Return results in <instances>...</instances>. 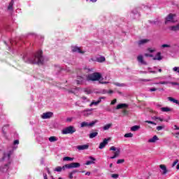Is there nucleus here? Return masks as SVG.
<instances>
[{
	"label": "nucleus",
	"instance_id": "obj_1",
	"mask_svg": "<svg viewBox=\"0 0 179 179\" xmlns=\"http://www.w3.org/2000/svg\"><path fill=\"white\" fill-rule=\"evenodd\" d=\"M24 61L28 64H43L44 62V57H43V51L38 50L34 56L31 57H24Z\"/></svg>",
	"mask_w": 179,
	"mask_h": 179
},
{
	"label": "nucleus",
	"instance_id": "obj_2",
	"mask_svg": "<svg viewBox=\"0 0 179 179\" xmlns=\"http://www.w3.org/2000/svg\"><path fill=\"white\" fill-rule=\"evenodd\" d=\"M101 79V74L98 72L93 73L92 74H88L87 76V80L88 82H96Z\"/></svg>",
	"mask_w": 179,
	"mask_h": 179
},
{
	"label": "nucleus",
	"instance_id": "obj_3",
	"mask_svg": "<svg viewBox=\"0 0 179 179\" xmlns=\"http://www.w3.org/2000/svg\"><path fill=\"white\" fill-rule=\"evenodd\" d=\"M74 132H76V129H75L73 126L66 127L62 131L63 135H68V134H74Z\"/></svg>",
	"mask_w": 179,
	"mask_h": 179
},
{
	"label": "nucleus",
	"instance_id": "obj_4",
	"mask_svg": "<svg viewBox=\"0 0 179 179\" xmlns=\"http://www.w3.org/2000/svg\"><path fill=\"white\" fill-rule=\"evenodd\" d=\"M174 17H176V14L170 13L165 18V24H168V23H176Z\"/></svg>",
	"mask_w": 179,
	"mask_h": 179
},
{
	"label": "nucleus",
	"instance_id": "obj_5",
	"mask_svg": "<svg viewBox=\"0 0 179 179\" xmlns=\"http://www.w3.org/2000/svg\"><path fill=\"white\" fill-rule=\"evenodd\" d=\"M110 150H113L114 155L113 157H110V159H116V157H118L120 156V153H121V150L120 148H117L115 146H112L110 148Z\"/></svg>",
	"mask_w": 179,
	"mask_h": 179
},
{
	"label": "nucleus",
	"instance_id": "obj_6",
	"mask_svg": "<svg viewBox=\"0 0 179 179\" xmlns=\"http://www.w3.org/2000/svg\"><path fill=\"white\" fill-rule=\"evenodd\" d=\"M66 169H78L80 167V164L78 162H72L71 164H65Z\"/></svg>",
	"mask_w": 179,
	"mask_h": 179
},
{
	"label": "nucleus",
	"instance_id": "obj_7",
	"mask_svg": "<svg viewBox=\"0 0 179 179\" xmlns=\"http://www.w3.org/2000/svg\"><path fill=\"white\" fill-rule=\"evenodd\" d=\"M96 122H97V120L92 121L90 123H89L87 122H83L80 124V127H81V128H85V127H93L94 125H95Z\"/></svg>",
	"mask_w": 179,
	"mask_h": 179
},
{
	"label": "nucleus",
	"instance_id": "obj_8",
	"mask_svg": "<svg viewBox=\"0 0 179 179\" xmlns=\"http://www.w3.org/2000/svg\"><path fill=\"white\" fill-rule=\"evenodd\" d=\"M87 78L83 76H77L76 83L77 85H83L86 82Z\"/></svg>",
	"mask_w": 179,
	"mask_h": 179
},
{
	"label": "nucleus",
	"instance_id": "obj_9",
	"mask_svg": "<svg viewBox=\"0 0 179 179\" xmlns=\"http://www.w3.org/2000/svg\"><path fill=\"white\" fill-rule=\"evenodd\" d=\"M110 138H104L103 142L100 143L99 148L100 149H104L106 145H108V141H110Z\"/></svg>",
	"mask_w": 179,
	"mask_h": 179
},
{
	"label": "nucleus",
	"instance_id": "obj_10",
	"mask_svg": "<svg viewBox=\"0 0 179 179\" xmlns=\"http://www.w3.org/2000/svg\"><path fill=\"white\" fill-rule=\"evenodd\" d=\"M52 115H54V113H52V112H46L43 113V115H41V118H43V120H48V118H51Z\"/></svg>",
	"mask_w": 179,
	"mask_h": 179
},
{
	"label": "nucleus",
	"instance_id": "obj_11",
	"mask_svg": "<svg viewBox=\"0 0 179 179\" xmlns=\"http://www.w3.org/2000/svg\"><path fill=\"white\" fill-rule=\"evenodd\" d=\"M137 61L141 64V65H148V62H146L144 59H143V56L142 55H138L137 57Z\"/></svg>",
	"mask_w": 179,
	"mask_h": 179
},
{
	"label": "nucleus",
	"instance_id": "obj_12",
	"mask_svg": "<svg viewBox=\"0 0 179 179\" xmlns=\"http://www.w3.org/2000/svg\"><path fill=\"white\" fill-rule=\"evenodd\" d=\"M78 150H87L89 149V144H85L77 146Z\"/></svg>",
	"mask_w": 179,
	"mask_h": 179
},
{
	"label": "nucleus",
	"instance_id": "obj_13",
	"mask_svg": "<svg viewBox=\"0 0 179 179\" xmlns=\"http://www.w3.org/2000/svg\"><path fill=\"white\" fill-rule=\"evenodd\" d=\"M71 50L73 52H79L80 54H83V51L80 50V48L78 46H72Z\"/></svg>",
	"mask_w": 179,
	"mask_h": 179
},
{
	"label": "nucleus",
	"instance_id": "obj_14",
	"mask_svg": "<svg viewBox=\"0 0 179 179\" xmlns=\"http://www.w3.org/2000/svg\"><path fill=\"white\" fill-rule=\"evenodd\" d=\"M89 159L92 161H87L85 163L86 166H90V164H94V162H96V158L93 157H89Z\"/></svg>",
	"mask_w": 179,
	"mask_h": 179
},
{
	"label": "nucleus",
	"instance_id": "obj_15",
	"mask_svg": "<svg viewBox=\"0 0 179 179\" xmlns=\"http://www.w3.org/2000/svg\"><path fill=\"white\" fill-rule=\"evenodd\" d=\"M128 105L127 103H120L117 106L116 110H121V108H127Z\"/></svg>",
	"mask_w": 179,
	"mask_h": 179
},
{
	"label": "nucleus",
	"instance_id": "obj_16",
	"mask_svg": "<svg viewBox=\"0 0 179 179\" xmlns=\"http://www.w3.org/2000/svg\"><path fill=\"white\" fill-rule=\"evenodd\" d=\"M159 169L162 170V174H167V167H166V165L164 164H161L159 165Z\"/></svg>",
	"mask_w": 179,
	"mask_h": 179
},
{
	"label": "nucleus",
	"instance_id": "obj_17",
	"mask_svg": "<svg viewBox=\"0 0 179 179\" xmlns=\"http://www.w3.org/2000/svg\"><path fill=\"white\" fill-rule=\"evenodd\" d=\"M147 43H149V39H141L138 41V45H144V44H147Z\"/></svg>",
	"mask_w": 179,
	"mask_h": 179
},
{
	"label": "nucleus",
	"instance_id": "obj_18",
	"mask_svg": "<svg viewBox=\"0 0 179 179\" xmlns=\"http://www.w3.org/2000/svg\"><path fill=\"white\" fill-rule=\"evenodd\" d=\"M156 141H159V137H157V136H154L152 138H150L148 140V143H155V142H156Z\"/></svg>",
	"mask_w": 179,
	"mask_h": 179
},
{
	"label": "nucleus",
	"instance_id": "obj_19",
	"mask_svg": "<svg viewBox=\"0 0 179 179\" xmlns=\"http://www.w3.org/2000/svg\"><path fill=\"white\" fill-rule=\"evenodd\" d=\"M153 59L155 61H156V60L162 61V53L157 52V55H155V57L153 58Z\"/></svg>",
	"mask_w": 179,
	"mask_h": 179
},
{
	"label": "nucleus",
	"instance_id": "obj_20",
	"mask_svg": "<svg viewBox=\"0 0 179 179\" xmlns=\"http://www.w3.org/2000/svg\"><path fill=\"white\" fill-rule=\"evenodd\" d=\"M96 62H106V57L104 56H100L99 57H96Z\"/></svg>",
	"mask_w": 179,
	"mask_h": 179
},
{
	"label": "nucleus",
	"instance_id": "obj_21",
	"mask_svg": "<svg viewBox=\"0 0 179 179\" xmlns=\"http://www.w3.org/2000/svg\"><path fill=\"white\" fill-rule=\"evenodd\" d=\"M101 103V100L98 101H92V103L90 104V107H92V106H98V104H100Z\"/></svg>",
	"mask_w": 179,
	"mask_h": 179
},
{
	"label": "nucleus",
	"instance_id": "obj_22",
	"mask_svg": "<svg viewBox=\"0 0 179 179\" xmlns=\"http://www.w3.org/2000/svg\"><path fill=\"white\" fill-rule=\"evenodd\" d=\"M65 169H66V167H65V165L63 166L62 167L61 166H57L55 168V171H57L58 173L62 171V170H65Z\"/></svg>",
	"mask_w": 179,
	"mask_h": 179
},
{
	"label": "nucleus",
	"instance_id": "obj_23",
	"mask_svg": "<svg viewBox=\"0 0 179 179\" xmlns=\"http://www.w3.org/2000/svg\"><path fill=\"white\" fill-rule=\"evenodd\" d=\"M161 111H162V113H169V111H171V108L169 107H162L161 108Z\"/></svg>",
	"mask_w": 179,
	"mask_h": 179
},
{
	"label": "nucleus",
	"instance_id": "obj_24",
	"mask_svg": "<svg viewBox=\"0 0 179 179\" xmlns=\"http://www.w3.org/2000/svg\"><path fill=\"white\" fill-rule=\"evenodd\" d=\"M110 127H113V124H111V123L107 124L105 126H103V131H108V129Z\"/></svg>",
	"mask_w": 179,
	"mask_h": 179
},
{
	"label": "nucleus",
	"instance_id": "obj_25",
	"mask_svg": "<svg viewBox=\"0 0 179 179\" xmlns=\"http://www.w3.org/2000/svg\"><path fill=\"white\" fill-rule=\"evenodd\" d=\"M140 128H141L140 126L135 125V126H133V127L131 128V131H132L133 132H135V131H138V129H140Z\"/></svg>",
	"mask_w": 179,
	"mask_h": 179
},
{
	"label": "nucleus",
	"instance_id": "obj_26",
	"mask_svg": "<svg viewBox=\"0 0 179 179\" xmlns=\"http://www.w3.org/2000/svg\"><path fill=\"white\" fill-rule=\"evenodd\" d=\"M89 111H90V113H87V112H89ZM91 111H93V108L87 109V110H85V111H84V115H85V116H87V115H91V114H92Z\"/></svg>",
	"mask_w": 179,
	"mask_h": 179
},
{
	"label": "nucleus",
	"instance_id": "obj_27",
	"mask_svg": "<svg viewBox=\"0 0 179 179\" xmlns=\"http://www.w3.org/2000/svg\"><path fill=\"white\" fill-rule=\"evenodd\" d=\"M99 135L98 132H93L90 134V139H93V138H96V136H97Z\"/></svg>",
	"mask_w": 179,
	"mask_h": 179
},
{
	"label": "nucleus",
	"instance_id": "obj_28",
	"mask_svg": "<svg viewBox=\"0 0 179 179\" xmlns=\"http://www.w3.org/2000/svg\"><path fill=\"white\" fill-rule=\"evenodd\" d=\"M13 3H14L13 0H11L8 7V10H12L13 9Z\"/></svg>",
	"mask_w": 179,
	"mask_h": 179
},
{
	"label": "nucleus",
	"instance_id": "obj_29",
	"mask_svg": "<svg viewBox=\"0 0 179 179\" xmlns=\"http://www.w3.org/2000/svg\"><path fill=\"white\" fill-rule=\"evenodd\" d=\"M64 162H72L73 161V158L71 157H65L63 158Z\"/></svg>",
	"mask_w": 179,
	"mask_h": 179
},
{
	"label": "nucleus",
	"instance_id": "obj_30",
	"mask_svg": "<svg viewBox=\"0 0 179 179\" xmlns=\"http://www.w3.org/2000/svg\"><path fill=\"white\" fill-rule=\"evenodd\" d=\"M58 141V138L55 136H50L49 138V141L50 142H57Z\"/></svg>",
	"mask_w": 179,
	"mask_h": 179
},
{
	"label": "nucleus",
	"instance_id": "obj_31",
	"mask_svg": "<svg viewBox=\"0 0 179 179\" xmlns=\"http://www.w3.org/2000/svg\"><path fill=\"white\" fill-rule=\"evenodd\" d=\"M170 30H171L172 31H177L179 30L178 26V25L172 26L170 27Z\"/></svg>",
	"mask_w": 179,
	"mask_h": 179
},
{
	"label": "nucleus",
	"instance_id": "obj_32",
	"mask_svg": "<svg viewBox=\"0 0 179 179\" xmlns=\"http://www.w3.org/2000/svg\"><path fill=\"white\" fill-rule=\"evenodd\" d=\"M134 134L132 133H127L124 134V138H132Z\"/></svg>",
	"mask_w": 179,
	"mask_h": 179
},
{
	"label": "nucleus",
	"instance_id": "obj_33",
	"mask_svg": "<svg viewBox=\"0 0 179 179\" xmlns=\"http://www.w3.org/2000/svg\"><path fill=\"white\" fill-rule=\"evenodd\" d=\"M169 83H170L169 81H160L157 85H169Z\"/></svg>",
	"mask_w": 179,
	"mask_h": 179
},
{
	"label": "nucleus",
	"instance_id": "obj_34",
	"mask_svg": "<svg viewBox=\"0 0 179 179\" xmlns=\"http://www.w3.org/2000/svg\"><path fill=\"white\" fill-rule=\"evenodd\" d=\"M9 127V124L4 125L3 127L2 128V132L4 135H6V132H5V128H8Z\"/></svg>",
	"mask_w": 179,
	"mask_h": 179
},
{
	"label": "nucleus",
	"instance_id": "obj_35",
	"mask_svg": "<svg viewBox=\"0 0 179 179\" xmlns=\"http://www.w3.org/2000/svg\"><path fill=\"white\" fill-rule=\"evenodd\" d=\"M8 169H9V167H8V164H6L4 166V169H1V171H3V172L8 171Z\"/></svg>",
	"mask_w": 179,
	"mask_h": 179
},
{
	"label": "nucleus",
	"instance_id": "obj_36",
	"mask_svg": "<svg viewBox=\"0 0 179 179\" xmlns=\"http://www.w3.org/2000/svg\"><path fill=\"white\" fill-rule=\"evenodd\" d=\"M125 162V159H118L117 161V164H121Z\"/></svg>",
	"mask_w": 179,
	"mask_h": 179
},
{
	"label": "nucleus",
	"instance_id": "obj_37",
	"mask_svg": "<svg viewBox=\"0 0 179 179\" xmlns=\"http://www.w3.org/2000/svg\"><path fill=\"white\" fill-rule=\"evenodd\" d=\"M81 99L83 100V103H86V102L89 101V99H87L86 98V96H83Z\"/></svg>",
	"mask_w": 179,
	"mask_h": 179
},
{
	"label": "nucleus",
	"instance_id": "obj_38",
	"mask_svg": "<svg viewBox=\"0 0 179 179\" xmlns=\"http://www.w3.org/2000/svg\"><path fill=\"white\" fill-rule=\"evenodd\" d=\"M111 177H112V178L117 179V178H118V177H120V175H118V174H112Z\"/></svg>",
	"mask_w": 179,
	"mask_h": 179
},
{
	"label": "nucleus",
	"instance_id": "obj_39",
	"mask_svg": "<svg viewBox=\"0 0 179 179\" xmlns=\"http://www.w3.org/2000/svg\"><path fill=\"white\" fill-rule=\"evenodd\" d=\"M148 51L152 53V52H155L156 51V49L155 48L152 49V48H149L148 49Z\"/></svg>",
	"mask_w": 179,
	"mask_h": 179
},
{
	"label": "nucleus",
	"instance_id": "obj_40",
	"mask_svg": "<svg viewBox=\"0 0 179 179\" xmlns=\"http://www.w3.org/2000/svg\"><path fill=\"white\" fill-rule=\"evenodd\" d=\"M162 48H170V45H168V44H163L162 45Z\"/></svg>",
	"mask_w": 179,
	"mask_h": 179
},
{
	"label": "nucleus",
	"instance_id": "obj_41",
	"mask_svg": "<svg viewBox=\"0 0 179 179\" xmlns=\"http://www.w3.org/2000/svg\"><path fill=\"white\" fill-rule=\"evenodd\" d=\"M145 122L147 124H152V125H156V123L155 122H152L150 120H146Z\"/></svg>",
	"mask_w": 179,
	"mask_h": 179
},
{
	"label": "nucleus",
	"instance_id": "obj_42",
	"mask_svg": "<svg viewBox=\"0 0 179 179\" xmlns=\"http://www.w3.org/2000/svg\"><path fill=\"white\" fill-rule=\"evenodd\" d=\"M164 128V127H163V126H158V127H157V130L162 131V129H163Z\"/></svg>",
	"mask_w": 179,
	"mask_h": 179
},
{
	"label": "nucleus",
	"instance_id": "obj_43",
	"mask_svg": "<svg viewBox=\"0 0 179 179\" xmlns=\"http://www.w3.org/2000/svg\"><path fill=\"white\" fill-rule=\"evenodd\" d=\"M69 178L70 179L73 178V173L71 172V173H69Z\"/></svg>",
	"mask_w": 179,
	"mask_h": 179
},
{
	"label": "nucleus",
	"instance_id": "obj_44",
	"mask_svg": "<svg viewBox=\"0 0 179 179\" xmlns=\"http://www.w3.org/2000/svg\"><path fill=\"white\" fill-rule=\"evenodd\" d=\"M169 83H171V85H175V86H179V84H178V83H176V82H171V83H170L169 82Z\"/></svg>",
	"mask_w": 179,
	"mask_h": 179
},
{
	"label": "nucleus",
	"instance_id": "obj_45",
	"mask_svg": "<svg viewBox=\"0 0 179 179\" xmlns=\"http://www.w3.org/2000/svg\"><path fill=\"white\" fill-rule=\"evenodd\" d=\"M177 163H178V159H176L172 164V167H174L176 166V164H177Z\"/></svg>",
	"mask_w": 179,
	"mask_h": 179
},
{
	"label": "nucleus",
	"instance_id": "obj_46",
	"mask_svg": "<svg viewBox=\"0 0 179 179\" xmlns=\"http://www.w3.org/2000/svg\"><path fill=\"white\" fill-rule=\"evenodd\" d=\"M115 103H117V99H113V100L111 101L110 104L114 105V104H115Z\"/></svg>",
	"mask_w": 179,
	"mask_h": 179
},
{
	"label": "nucleus",
	"instance_id": "obj_47",
	"mask_svg": "<svg viewBox=\"0 0 179 179\" xmlns=\"http://www.w3.org/2000/svg\"><path fill=\"white\" fill-rule=\"evenodd\" d=\"M115 85L116 86H119L120 87H121V86H123V85H124V84H120V83H115Z\"/></svg>",
	"mask_w": 179,
	"mask_h": 179
},
{
	"label": "nucleus",
	"instance_id": "obj_48",
	"mask_svg": "<svg viewBox=\"0 0 179 179\" xmlns=\"http://www.w3.org/2000/svg\"><path fill=\"white\" fill-rule=\"evenodd\" d=\"M87 71L88 72H94V69L92 68V69H87Z\"/></svg>",
	"mask_w": 179,
	"mask_h": 179
},
{
	"label": "nucleus",
	"instance_id": "obj_49",
	"mask_svg": "<svg viewBox=\"0 0 179 179\" xmlns=\"http://www.w3.org/2000/svg\"><path fill=\"white\" fill-rule=\"evenodd\" d=\"M13 145H19V140L14 141Z\"/></svg>",
	"mask_w": 179,
	"mask_h": 179
},
{
	"label": "nucleus",
	"instance_id": "obj_50",
	"mask_svg": "<svg viewBox=\"0 0 179 179\" xmlns=\"http://www.w3.org/2000/svg\"><path fill=\"white\" fill-rule=\"evenodd\" d=\"M145 57H153V55L145 53Z\"/></svg>",
	"mask_w": 179,
	"mask_h": 179
},
{
	"label": "nucleus",
	"instance_id": "obj_51",
	"mask_svg": "<svg viewBox=\"0 0 179 179\" xmlns=\"http://www.w3.org/2000/svg\"><path fill=\"white\" fill-rule=\"evenodd\" d=\"M157 90V89H156V88L150 89V92H156Z\"/></svg>",
	"mask_w": 179,
	"mask_h": 179
},
{
	"label": "nucleus",
	"instance_id": "obj_52",
	"mask_svg": "<svg viewBox=\"0 0 179 179\" xmlns=\"http://www.w3.org/2000/svg\"><path fill=\"white\" fill-rule=\"evenodd\" d=\"M152 80L150 79H143L142 80L143 82H150Z\"/></svg>",
	"mask_w": 179,
	"mask_h": 179
},
{
	"label": "nucleus",
	"instance_id": "obj_53",
	"mask_svg": "<svg viewBox=\"0 0 179 179\" xmlns=\"http://www.w3.org/2000/svg\"><path fill=\"white\" fill-rule=\"evenodd\" d=\"M106 97L105 96H101V97H99V100H101H101H105Z\"/></svg>",
	"mask_w": 179,
	"mask_h": 179
},
{
	"label": "nucleus",
	"instance_id": "obj_54",
	"mask_svg": "<svg viewBox=\"0 0 179 179\" xmlns=\"http://www.w3.org/2000/svg\"><path fill=\"white\" fill-rule=\"evenodd\" d=\"M66 121H67V122H71V121H72V118L69 117V118H67Z\"/></svg>",
	"mask_w": 179,
	"mask_h": 179
},
{
	"label": "nucleus",
	"instance_id": "obj_55",
	"mask_svg": "<svg viewBox=\"0 0 179 179\" xmlns=\"http://www.w3.org/2000/svg\"><path fill=\"white\" fill-rule=\"evenodd\" d=\"M155 120H159V121H163V119H162L161 117H155Z\"/></svg>",
	"mask_w": 179,
	"mask_h": 179
},
{
	"label": "nucleus",
	"instance_id": "obj_56",
	"mask_svg": "<svg viewBox=\"0 0 179 179\" xmlns=\"http://www.w3.org/2000/svg\"><path fill=\"white\" fill-rule=\"evenodd\" d=\"M43 178L48 179V178H47V175L45 173H43Z\"/></svg>",
	"mask_w": 179,
	"mask_h": 179
},
{
	"label": "nucleus",
	"instance_id": "obj_57",
	"mask_svg": "<svg viewBox=\"0 0 179 179\" xmlns=\"http://www.w3.org/2000/svg\"><path fill=\"white\" fill-rule=\"evenodd\" d=\"M122 113L123 114H128V111H127L126 110H123Z\"/></svg>",
	"mask_w": 179,
	"mask_h": 179
},
{
	"label": "nucleus",
	"instance_id": "obj_58",
	"mask_svg": "<svg viewBox=\"0 0 179 179\" xmlns=\"http://www.w3.org/2000/svg\"><path fill=\"white\" fill-rule=\"evenodd\" d=\"M173 129L178 130V127L177 125H174Z\"/></svg>",
	"mask_w": 179,
	"mask_h": 179
},
{
	"label": "nucleus",
	"instance_id": "obj_59",
	"mask_svg": "<svg viewBox=\"0 0 179 179\" xmlns=\"http://www.w3.org/2000/svg\"><path fill=\"white\" fill-rule=\"evenodd\" d=\"M149 73H157V72L155 71H150Z\"/></svg>",
	"mask_w": 179,
	"mask_h": 179
},
{
	"label": "nucleus",
	"instance_id": "obj_60",
	"mask_svg": "<svg viewBox=\"0 0 179 179\" xmlns=\"http://www.w3.org/2000/svg\"><path fill=\"white\" fill-rule=\"evenodd\" d=\"M71 173H73V174H75V173H78V170H74Z\"/></svg>",
	"mask_w": 179,
	"mask_h": 179
},
{
	"label": "nucleus",
	"instance_id": "obj_61",
	"mask_svg": "<svg viewBox=\"0 0 179 179\" xmlns=\"http://www.w3.org/2000/svg\"><path fill=\"white\" fill-rule=\"evenodd\" d=\"M108 93L111 94V93H114V92H113V90H109V91L108 92Z\"/></svg>",
	"mask_w": 179,
	"mask_h": 179
},
{
	"label": "nucleus",
	"instance_id": "obj_62",
	"mask_svg": "<svg viewBox=\"0 0 179 179\" xmlns=\"http://www.w3.org/2000/svg\"><path fill=\"white\" fill-rule=\"evenodd\" d=\"M85 176H90V172H87V173H85Z\"/></svg>",
	"mask_w": 179,
	"mask_h": 179
},
{
	"label": "nucleus",
	"instance_id": "obj_63",
	"mask_svg": "<svg viewBox=\"0 0 179 179\" xmlns=\"http://www.w3.org/2000/svg\"><path fill=\"white\" fill-rule=\"evenodd\" d=\"M176 169H177V170H179V163H178V164L177 165Z\"/></svg>",
	"mask_w": 179,
	"mask_h": 179
},
{
	"label": "nucleus",
	"instance_id": "obj_64",
	"mask_svg": "<svg viewBox=\"0 0 179 179\" xmlns=\"http://www.w3.org/2000/svg\"><path fill=\"white\" fill-rule=\"evenodd\" d=\"M162 69H158V72H162Z\"/></svg>",
	"mask_w": 179,
	"mask_h": 179
}]
</instances>
